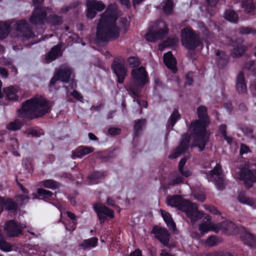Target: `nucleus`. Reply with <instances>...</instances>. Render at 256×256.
<instances>
[{
  "label": "nucleus",
  "instance_id": "338daca9",
  "mask_svg": "<svg viewBox=\"0 0 256 256\" xmlns=\"http://www.w3.org/2000/svg\"><path fill=\"white\" fill-rule=\"evenodd\" d=\"M0 74L4 78H8V70L4 67H0Z\"/></svg>",
  "mask_w": 256,
  "mask_h": 256
},
{
  "label": "nucleus",
  "instance_id": "473e14b6",
  "mask_svg": "<svg viewBox=\"0 0 256 256\" xmlns=\"http://www.w3.org/2000/svg\"><path fill=\"white\" fill-rule=\"evenodd\" d=\"M224 18L234 24H236L238 21V16L234 10H226L224 12Z\"/></svg>",
  "mask_w": 256,
  "mask_h": 256
},
{
  "label": "nucleus",
  "instance_id": "f8f14e48",
  "mask_svg": "<svg viewBox=\"0 0 256 256\" xmlns=\"http://www.w3.org/2000/svg\"><path fill=\"white\" fill-rule=\"evenodd\" d=\"M94 208L97 214L100 224H103L105 222L106 217L112 218L114 216V211L102 204H94Z\"/></svg>",
  "mask_w": 256,
  "mask_h": 256
},
{
  "label": "nucleus",
  "instance_id": "4c0bfd02",
  "mask_svg": "<svg viewBox=\"0 0 256 256\" xmlns=\"http://www.w3.org/2000/svg\"><path fill=\"white\" fill-rule=\"evenodd\" d=\"M98 240L97 238H90L84 240L80 246L82 247L84 249L94 247L97 244Z\"/></svg>",
  "mask_w": 256,
  "mask_h": 256
},
{
  "label": "nucleus",
  "instance_id": "b1692460",
  "mask_svg": "<svg viewBox=\"0 0 256 256\" xmlns=\"http://www.w3.org/2000/svg\"><path fill=\"white\" fill-rule=\"evenodd\" d=\"M231 44L234 47L231 52V54L234 58L242 56L246 50V48L242 44H236V42L232 40Z\"/></svg>",
  "mask_w": 256,
  "mask_h": 256
},
{
  "label": "nucleus",
  "instance_id": "6ab92c4d",
  "mask_svg": "<svg viewBox=\"0 0 256 256\" xmlns=\"http://www.w3.org/2000/svg\"><path fill=\"white\" fill-rule=\"evenodd\" d=\"M240 238L244 243L248 246L254 248L256 246V240L254 236L244 228L240 234Z\"/></svg>",
  "mask_w": 256,
  "mask_h": 256
},
{
  "label": "nucleus",
  "instance_id": "2eb2a0df",
  "mask_svg": "<svg viewBox=\"0 0 256 256\" xmlns=\"http://www.w3.org/2000/svg\"><path fill=\"white\" fill-rule=\"evenodd\" d=\"M152 232L155 234L156 238L164 246H168L170 240V234L165 228L154 227Z\"/></svg>",
  "mask_w": 256,
  "mask_h": 256
},
{
  "label": "nucleus",
  "instance_id": "a19ab883",
  "mask_svg": "<svg viewBox=\"0 0 256 256\" xmlns=\"http://www.w3.org/2000/svg\"><path fill=\"white\" fill-rule=\"evenodd\" d=\"M46 20L48 22L54 26H58L62 23V18L61 16L56 14H50L47 16Z\"/></svg>",
  "mask_w": 256,
  "mask_h": 256
},
{
  "label": "nucleus",
  "instance_id": "e433bc0d",
  "mask_svg": "<svg viewBox=\"0 0 256 256\" xmlns=\"http://www.w3.org/2000/svg\"><path fill=\"white\" fill-rule=\"evenodd\" d=\"M181 118V115L179 113L177 109H174L172 113L171 114L168 120V122L172 129L177 122Z\"/></svg>",
  "mask_w": 256,
  "mask_h": 256
},
{
  "label": "nucleus",
  "instance_id": "39448f33",
  "mask_svg": "<svg viewBox=\"0 0 256 256\" xmlns=\"http://www.w3.org/2000/svg\"><path fill=\"white\" fill-rule=\"evenodd\" d=\"M132 82L128 86L130 92L135 96L138 98L142 89L148 82V76L146 68L140 66L131 71Z\"/></svg>",
  "mask_w": 256,
  "mask_h": 256
},
{
  "label": "nucleus",
  "instance_id": "a18cd8bd",
  "mask_svg": "<svg viewBox=\"0 0 256 256\" xmlns=\"http://www.w3.org/2000/svg\"><path fill=\"white\" fill-rule=\"evenodd\" d=\"M42 184L46 188L51 189H56L59 186V184L53 180H47L42 182Z\"/></svg>",
  "mask_w": 256,
  "mask_h": 256
},
{
  "label": "nucleus",
  "instance_id": "2f4dec72",
  "mask_svg": "<svg viewBox=\"0 0 256 256\" xmlns=\"http://www.w3.org/2000/svg\"><path fill=\"white\" fill-rule=\"evenodd\" d=\"M106 176L105 172H94L88 177V182L90 184H96L98 180L104 178Z\"/></svg>",
  "mask_w": 256,
  "mask_h": 256
},
{
  "label": "nucleus",
  "instance_id": "0eeeda50",
  "mask_svg": "<svg viewBox=\"0 0 256 256\" xmlns=\"http://www.w3.org/2000/svg\"><path fill=\"white\" fill-rule=\"evenodd\" d=\"M238 162L244 163V166L240 168V179L244 182L246 187L250 188L252 186L253 182H256V169L253 168L252 164H246V161Z\"/></svg>",
  "mask_w": 256,
  "mask_h": 256
},
{
  "label": "nucleus",
  "instance_id": "20e7f679",
  "mask_svg": "<svg viewBox=\"0 0 256 256\" xmlns=\"http://www.w3.org/2000/svg\"><path fill=\"white\" fill-rule=\"evenodd\" d=\"M166 201L168 205L177 208L179 210L184 212L192 223L201 219L204 216V214L198 210L194 204L188 200H184L180 196H168Z\"/></svg>",
  "mask_w": 256,
  "mask_h": 256
},
{
  "label": "nucleus",
  "instance_id": "ea45409f",
  "mask_svg": "<svg viewBox=\"0 0 256 256\" xmlns=\"http://www.w3.org/2000/svg\"><path fill=\"white\" fill-rule=\"evenodd\" d=\"M163 10L164 13L167 15L172 14L174 8V2L172 0H166L162 2Z\"/></svg>",
  "mask_w": 256,
  "mask_h": 256
},
{
  "label": "nucleus",
  "instance_id": "603ef678",
  "mask_svg": "<svg viewBox=\"0 0 256 256\" xmlns=\"http://www.w3.org/2000/svg\"><path fill=\"white\" fill-rule=\"evenodd\" d=\"M193 72H188L185 76L186 82L185 85L192 86L194 83V79L192 76Z\"/></svg>",
  "mask_w": 256,
  "mask_h": 256
},
{
  "label": "nucleus",
  "instance_id": "f3484780",
  "mask_svg": "<svg viewBox=\"0 0 256 256\" xmlns=\"http://www.w3.org/2000/svg\"><path fill=\"white\" fill-rule=\"evenodd\" d=\"M94 148L92 146H80L72 151V159L82 158L85 156L94 152Z\"/></svg>",
  "mask_w": 256,
  "mask_h": 256
},
{
  "label": "nucleus",
  "instance_id": "bb28decb",
  "mask_svg": "<svg viewBox=\"0 0 256 256\" xmlns=\"http://www.w3.org/2000/svg\"><path fill=\"white\" fill-rule=\"evenodd\" d=\"M61 46L56 45L52 47L46 57V60L48 62H51L55 60L60 53Z\"/></svg>",
  "mask_w": 256,
  "mask_h": 256
},
{
  "label": "nucleus",
  "instance_id": "09e8293b",
  "mask_svg": "<svg viewBox=\"0 0 256 256\" xmlns=\"http://www.w3.org/2000/svg\"><path fill=\"white\" fill-rule=\"evenodd\" d=\"M0 248L5 252H9L12 250V246L11 245L6 242L0 233Z\"/></svg>",
  "mask_w": 256,
  "mask_h": 256
},
{
  "label": "nucleus",
  "instance_id": "5fc2aeb1",
  "mask_svg": "<svg viewBox=\"0 0 256 256\" xmlns=\"http://www.w3.org/2000/svg\"><path fill=\"white\" fill-rule=\"evenodd\" d=\"M122 130L120 128L115 127L109 128L108 130V134L111 136H117L120 134Z\"/></svg>",
  "mask_w": 256,
  "mask_h": 256
},
{
  "label": "nucleus",
  "instance_id": "13d9d810",
  "mask_svg": "<svg viewBox=\"0 0 256 256\" xmlns=\"http://www.w3.org/2000/svg\"><path fill=\"white\" fill-rule=\"evenodd\" d=\"M70 94L76 100L81 102L83 100V96L82 94L76 90H74L73 92H71Z\"/></svg>",
  "mask_w": 256,
  "mask_h": 256
},
{
  "label": "nucleus",
  "instance_id": "4d7b16f0",
  "mask_svg": "<svg viewBox=\"0 0 256 256\" xmlns=\"http://www.w3.org/2000/svg\"><path fill=\"white\" fill-rule=\"evenodd\" d=\"M18 202L21 204H24L28 202L29 198L26 194L19 195L16 198Z\"/></svg>",
  "mask_w": 256,
  "mask_h": 256
},
{
  "label": "nucleus",
  "instance_id": "6e6552de",
  "mask_svg": "<svg viewBox=\"0 0 256 256\" xmlns=\"http://www.w3.org/2000/svg\"><path fill=\"white\" fill-rule=\"evenodd\" d=\"M124 64V59L122 56L115 58L112 64V68L117 77V82L120 84L124 83L127 75V70Z\"/></svg>",
  "mask_w": 256,
  "mask_h": 256
},
{
  "label": "nucleus",
  "instance_id": "f257e3e1",
  "mask_svg": "<svg viewBox=\"0 0 256 256\" xmlns=\"http://www.w3.org/2000/svg\"><path fill=\"white\" fill-rule=\"evenodd\" d=\"M210 124L200 120H193L191 122L189 130L190 134L184 133L182 135L179 145L169 156L170 158H176L188 150L190 141V136L194 138V146L198 148L200 152L204 150L209 140V135L206 134V128Z\"/></svg>",
  "mask_w": 256,
  "mask_h": 256
},
{
  "label": "nucleus",
  "instance_id": "6e6d98bb",
  "mask_svg": "<svg viewBox=\"0 0 256 256\" xmlns=\"http://www.w3.org/2000/svg\"><path fill=\"white\" fill-rule=\"evenodd\" d=\"M204 208L212 214L218 215L221 214V213L214 206L205 204L204 205Z\"/></svg>",
  "mask_w": 256,
  "mask_h": 256
},
{
  "label": "nucleus",
  "instance_id": "680f3d73",
  "mask_svg": "<svg viewBox=\"0 0 256 256\" xmlns=\"http://www.w3.org/2000/svg\"><path fill=\"white\" fill-rule=\"evenodd\" d=\"M255 64L256 63L254 61L250 60L244 64V68L246 70H250L253 68Z\"/></svg>",
  "mask_w": 256,
  "mask_h": 256
},
{
  "label": "nucleus",
  "instance_id": "58836bf2",
  "mask_svg": "<svg viewBox=\"0 0 256 256\" xmlns=\"http://www.w3.org/2000/svg\"><path fill=\"white\" fill-rule=\"evenodd\" d=\"M186 161H180L178 168V172L184 177H188L192 174V172L186 168H184Z\"/></svg>",
  "mask_w": 256,
  "mask_h": 256
},
{
  "label": "nucleus",
  "instance_id": "cd10ccee",
  "mask_svg": "<svg viewBox=\"0 0 256 256\" xmlns=\"http://www.w3.org/2000/svg\"><path fill=\"white\" fill-rule=\"evenodd\" d=\"M146 124L145 119H139L134 121V138H138L142 130L143 127Z\"/></svg>",
  "mask_w": 256,
  "mask_h": 256
},
{
  "label": "nucleus",
  "instance_id": "774afa93",
  "mask_svg": "<svg viewBox=\"0 0 256 256\" xmlns=\"http://www.w3.org/2000/svg\"><path fill=\"white\" fill-rule=\"evenodd\" d=\"M28 134H30L32 136L38 137L40 136L38 132L34 128H30L28 130Z\"/></svg>",
  "mask_w": 256,
  "mask_h": 256
},
{
  "label": "nucleus",
  "instance_id": "c03bdc74",
  "mask_svg": "<svg viewBox=\"0 0 256 256\" xmlns=\"http://www.w3.org/2000/svg\"><path fill=\"white\" fill-rule=\"evenodd\" d=\"M22 126V122L19 120H16L7 124L6 128L12 130H20Z\"/></svg>",
  "mask_w": 256,
  "mask_h": 256
},
{
  "label": "nucleus",
  "instance_id": "79ce46f5",
  "mask_svg": "<svg viewBox=\"0 0 256 256\" xmlns=\"http://www.w3.org/2000/svg\"><path fill=\"white\" fill-rule=\"evenodd\" d=\"M153 28H150L148 29L147 32L145 34L146 40L150 42H156L158 40L157 36L156 35Z\"/></svg>",
  "mask_w": 256,
  "mask_h": 256
},
{
  "label": "nucleus",
  "instance_id": "c756f323",
  "mask_svg": "<svg viewBox=\"0 0 256 256\" xmlns=\"http://www.w3.org/2000/svg\"><path fill=\"white\" fill-rule=\"evenodd\" d=\"M241 6L246 14L254 12L256 8L253 0H242L241 2Z\"/></svg>",
  "mask_w": 256,
  "mask_h": 256
},
{
  "label": "nucleus",
  "instance_id": "49530a36",
  "mask_svg": "<svg viewBox=\"0 0 256 256\" xmlns=\"http://www.w3.org/2000/svg\"><path fill=\"white\" fill-rule=\"evenodd\" d=\"M129 66L131 68L138 67L141 64V62L137 56H130L127 60Z\"/></svg>",
  "mask_w": 256,
  "mask_h": 256
},
{
  "label": "nucleus",
  "instance_id": "ddd939ff",
  "mask_svg": "<svg viewBox=\"0 0 256 256\" xmlns=\"http://www.w3.org/2000/svg\"><path fill=\"white\" fill-rule=\"evenodd\" d=\"M210 177L215 180V184L218 189L222 190L224 188V179L222 174L221 166L216 164L214 169L210 172Z\"/></svg>",
  "mask_w": 256,
  "mask_h": 256
},
{
  "label": "nucleus",
  "instance_id": "c85d7f7f",
  "mask_svg": "<svg viewBox=\"0 0 256 256\" xmlns=\"http://www.w3.org/2000/svg\"><path fill=\"white\" fill-rule=\"evenodd\" d=\"M38 198L41 200H53L56 198V194L50 190L39 188L37 191Z\"/></svg>",
  "mask_w": 256,
  "mask_h": 256
},
{
  "label": "nucleus",
  "instance_id": "393cba45",
  "mask_svg": "<svg viewBox=\"0 0 256 256\" xmlns=\"http://www.w3.org/2000/svg\"><path fill=\"white\" fill-rule=\"evenodd\" d=\"M197 114L198 116L197 120L210 124L209 116L208 114V108L206 106H199L197 108Z\"/></svg>",
  "mask_w": 256,
  "mask_h": 256
},
{
  "label": "nucleus",
  "instance_id": "4be33fe9",
  "mask_svg": "<svg viewBox=\"0 0 256 256\" xmlns=\"http://www.w3.org/2000/svg\"><path fill=\"white\" fill-rule=\"evenodd\" d=\"M56 72L60 80L66 83L69 82L72 74V71L70 68H60Z\"/></svg>",
  "mask_w": 256,
  "mask_h": 256
},
{
  "label": "nucleus",
  "instance_id": "c9c22d12",
  "mask_svg": "<svg viewBox=\"0 0 256 256\" xmlns=\"http://www.w3.org/2000/svg\"><path fill=\"white\" fill-rule=\"evenodd\" d=\"M227 126L226 124H221L218 126V132L222 135L224 139L226 141L228 144H231L232 142V138L227 135Z\"/></svg>",
  "mask_w": 256,
  "mask_h": 256
},
{
  "label": "nucleus",
  "instance_id": "3c124183",
  "mask_svg": "<svg viewBox=\"0 0 256 256\" xmlns=\"http://www.w3.org/2000/svg\"><path fill=\"white\" fill-rule=\"evenodd\" d=\"M4 205L5 208L7 210H16L18 207L17 204L12 201V200H4Z\"/></svg>",
  "mask_w": 256,
  "mask_h": 256
},
{
  "label": "nucleus",
  "instance_id": "a878e982",
  "mask_svg": "<svg viewBox=\"0 0 256 256\" xmlns=\"http://www.w3.org/2000/svg\"><path fill=\"white\" fill-rule=\"evenodd\" d=\"M184 178L178 172L172 173L169 177L168 186H175L184 182Z\"/></svg>",
  "mask_w": 256,
  "mask_h": 256
},
{
  "label": "nucleus",
  "instance_id": "7ed1b4c3",
  "mask_svg": "<svg viewBox=\"0 0 256 256\" xmlns=\"http://www.w3.org/2000/svg\"><path fill=\"white\" fill-rule=\"evenodd\" d=\"M50 111L49 102L42 96L36 95L23 102L17 112L20 118L32 120L43 116Z\"/></svg>",
  "mask_w": 256,
  "mask_h": 256
},
{
  "label": "nucleus",
  "instance_id": "aec40b11",
  "mask_svg": "<svg viewBox=\"0 0 256 256\" xmlns=\"http://www.w3.org/2000/svg\"><path fill=\"white\" fill-rule=\"evenodd\" d=\"M236 90L239 94H244L247 91L244 74L242 72H240L237 76Z\"/></svg>",
  "mask_w": 256,
  "mask_h": 256
},
{
  "label": "nucleus",
  "instance_id": "412c9836",
  "mask_svg": "<svg viewBox=\"0 0 256 256\" xmlns=\"http://www.w3.org/2000/svg\"><path fill=\"white\" fill-rule=\"evenodd\" d=\"M216 55L218 56L216 60V63L219 68L225 67L229 62V58L226 52L218 50L216 52Z\"/></svg>",
  "mask_w": 256,
  "mask_h": 256
},
{
  "label": "nucleus",
  "instance_id": "bf43d9fd",
  "mask_svg": "<svg viewBox=\"0 0 256 256\" xmlns=\"http://www.w3.org/2000/svg\"><path fill=\"white\" fill-rule=\"evenodd\" d=\"M242 132L247 136H252L254 130L250 126H244L242 128Z\"/></svg>",
  "mask_w": 256,
  "mask_h": 256
},
{
  "label": "nucleus",
  "instance_id": "f03ea898",
  "mask_svg": "<svg viewBox=\"0 0 256 256\" xmlns=\"http://www.w3.org/2000/svg\"><path fill=\"white\" fill-rule=\"evenodd\" d=\"M116 20L115 6L110 4L102 14L98 24L96 34L97 44L115 40L119 37L120 30L116 25Z\"/></svg>",
  "mask_w": 256,
  "mask_h": 256
},
{
  "label": "nucleus",
  "instance_id": "9b49d317",
  "mask_svg": "<svg viewBox=\"0 0 256 256\" xmlns=\"http://www.w3.org/2000/svg\"><path fill=\"white\" fill-rule=\"evenodd\" d=\"M26 228L24 224H18L14 220L8 222L4 226V230L10 237L18 236L22 233V229Z\"/></svg>",
  "mask_w": 256,
  "mask_h": 256
},
{
  "label": "nucleus",
  "instance_id": "5701e85b",
  "mask_svg": "<svg viewBox=\"0 0 256 256\" xmlns=\"http://www.w3.org/2000/svg\"><path fill=\"white\" fill-rule=\"evenodd\" d=\"M4 92L6 95V99L8 101H17L18 96V90L13 86H10L4 88Z\"/></svg>",
  "mask_w": 256,
  "mask_h": 256
},
{
  "label": "nucleus",
  "instance_id": "e2e57ef3",
  "mask_svg": "<svg viewBox=\"0 0 256 256\" xmlns=\"http://www.w3.org/2000/svg\"><path fill=\"white\" fill-rule=\"evenodd\" d=\"M200 28L203 35L206 37H208L210 34V32L206 26L202 23Z\"/></svg>",
  "mask_w": 256,
  "mask_h": 256
},
{
  "label": "nucleus",
  "instance_id": "72a5a7b5",
  "mask_svg": "<svg viewBox=\"0 0 256 256\" xmlns=\"http://www.w3.org/2000/svg\"><path fill=\"white\" fill-rule=\"evenodd\" d=\"M238 198V201L244 204H247L250 206H253L255 204L254 200L248 196L244 192H239Z\"/></svg>",
  "mask_w": 256,
  "mask_h": 256
},
{
  "label": "nucleus",
  "instance_id": "a211bd4d",
  "mask_svg": "<svg viewBox=\"0 0 256 256\" xmlns=\"http://www.w3.org/2000/svg\"><path fill=\"white\" fill-rule=\"evenodd\" d=\"M164 62L165 66L172 72L176 71V58L172 55L171 51H169L164 54Z\"/></svg>",
  "mask_w": 256,
  "mask_h": 256
},
{
  "label": "nucleus",
  "instance_id": "864d4df0",
  "mask_svg": "<svg viewBox=\"0 0 256 256\" xmlns=\"http://www.w3.org/2000/svg\"><path fill=\"white\" fill-rule=\"evenodd\" d=\"M206 256H233L232 254L228 252L220 251L208 254Z\"/></svg>",
  "mask_w": 256,
  "mask_h": 256
},
{
  "label": "nucleus",
  "instance_id": "69168bd1",
  "mask_svg": "<svg viewBox=\"0 0 256 256\" xmlns=\"http://www.w3.org/2000/svg\"><path fill=\"white\" fill-rule=\"evenodd\" d=\"M58 80H60V79L59 78L58 76H57V74L56 72L55 74H54V76L51 79V80H50V82L49 87L50 88H52V86H53L55 84L56 82V81H58Z\"/></svg>",
  "mask_w": 256,
  "mask_h": 256
},
{
  "label": "nucleus",
  "instance_id": "9d476101",
  "mask_svg": "<svg viewBox=\"0 0 256 256\" xmlns=\"http://www.w3.org/2000/svg\"><path fill=\"white\" fill-rule=\"evenodd\" d=\"M86 17L88 18H94L98 12H102L106 8L104 3L100 1L90 2L86 0Z\"/></svg>",
  "mask_w": 256,
  "mask_h": 256
},
{
  "label": "nucleus",
  "instance_id": "052dcab7",
  "mask_svg": "<svg viewBox=\"0 0 256 256\" xmlns=\"http://www.w3.org/2000/svg\"><path fill=\"white\" fill-rule=\"evenodd\" d=\"M250 152V148L248 146L244 144H242L240 146V155H243L244 154H247Z\"/></svg>",
  "mask_w": 256,
  "mask_h": 256
},
{
  "label": "nucleus",
  "instance_id": "f704fd0d",
  "mask_svg": "<svg viewBox=\"0 0 256 256\" xmlns=\"http://www.w3.org/2000/svg\"><path fill=\"white\" fill-rule=\"evenodd\" d=\"M162 218L166 222L167 226L172 230H174L176 228V224L173 221L170 214L164 210H161Z\"/></svg>",
  "mask_w": 256,
  "mask_h": 256
},
{
  "label": "nucleus",
  "instance_id": "de8ad7c7",
  "mask_svg": "<svg viewBox=\"0 0 256 256\" xmlns=\"http://www.w3.org/2000/svg\"><path fill=\"white\" fill-rule=\"evenodd\" d=\"M158 40L163 39L168 34V29L166 26L164 28H159L157 30H154Z\"/></svg>",
  "mask_w": 256,
  "mask_h": 256
},
{
  "label": "nucleus",
  "instance_id": "4468645a",
  "mask_svg": "<svg viewBox=\"0 0 256 256\" xmlns=\"http://www.w3.org/2000/svg\"><path fill=\"white\" fill-rule=\"evenodd\" d=\"M16 30L20 32L24 37L30 38L34 34L30 28L28 22L25 20H21L15 24Z\"/></svg>",
  "mask_w": 256,
  "mask_h": 256
},
{
  "label": "nucleus",
  "instance_id": "0e129e2a",
  "mask_svg": "<svg viewBox=\"0 0 256 256\" xmlns=\"http://www.w3.org/2000/svg\"><path fill=\"white\" fill-rule=\"evenodd\" d=\"M216 239L214 236H210L206 240L208 244L210 246H214L216 244Z\"/></svg>",
  "mask_w": 256,
  "mask_h": 256
},
{
  "label": "nucleus",
  "instance_id": "dca6fc26",
  "mask_svg": "<svg viewBox=\"0 0 256 256\" xmlns=\"http://www.w3.org/2000/svg\"><path fill=\"white\" fill-rule=\"evenodd\" d=\"M216 226L217 232L220 230H223L228 234H236L238 232V228L235 224L230 221H224L220 224L214 225Z\"/></svg>",
  "mask_w": 256,
  "mask_h": 256
},
{
  "label": "nucleus",
  "instance_id": "8fccbe9b",
  "mask_svg": "<svg viewBox=\"0 0 256 256\" xmlns=\"http://www.w3.org/2000/svg\"><path fill=\"white\" fill-rule=\"evenodd\" d=\"M238 31L239 32L242 34H256V29L250 27H240L239 28Z\"/></svg>",
  "mask_w": 256,
  "mask_h": 256
},
{
  "label": "nucleus",
  "instance_id": "423d86ee",
  "mask_svg": "<svg viewBox=\"0 0 256 256\" xmlns=\"http://www.w3.org/2000/svg\"><path fill=\"white\" fill-rule=\"evenodd\" d=\"M180 40L182 45L188 50H194L203 43L199 34L190 26L181 30Z\"/></svg>",
  "mask_w": 256,
  "mask_h": 256
},
{
  "label": "nucleus",
  "instance_id": "37998d69",
  "mask_svg": "<svg viewBox=\"0 0 256 256\" xmlns=\"http://www.w3.org/2000/svg\"><path fill=\"white\" fill-rule=\"evenodd\" d=\"M214 225H216L215 224H212L211 223L209 224H206V223H203L199 226V230L202 233H205L208 232L210 230H214L217 232L216 226H214Z\"/></svg>",
  "mask_w": 256,
  "mask_h": 256
},
{
  "label": "nucleus",
  "instance_id": "7c9ffc66",
  "mask_svg": "<svg viewBox=\"0 0 256 256\" xmlns=\"http://www.w3.org/2000/svg\"><path fill=\"white\" fill-rule=\"evenodd\" d=\"M10 24L8 22H0V40L6 38L10 32Z\"/></svg>",
  "mask_w": 256,
  "mask_h": 256
},
{
  "label": "nucleus",
  "instance_id": "1a4fd4ad",
  "mask_svg": "<svg viewBox=\"0 0 256 256\" xmlns=\"http://www.w3.org/2000/svg\"><path fill=\"white\" fill-rule=\"evenodd\" d=\"M48 8L36 6L34 8L29 18V22L32 24H41L44 23L47 18Z\"/></svg>",
  "mask_w": 256,
  "mask_h": 256
}]
</instances>
